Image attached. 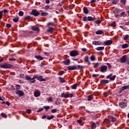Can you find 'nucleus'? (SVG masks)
<instances>
[{
	"instance_id": "1",
	"label": "nucleus",
	"mask_w": 129,
	"mask_h": 129,
	"mask_svg": "<svg viewBox=\"0 0 129 129\" xmlns=\"http://www.w3.org/2000/svg\"><path fill=\"white\" fill-rule=\"evenodd\" d=\"M95 20H96L95 17H92L91 16H85L83 18V21L84 22H93L94 21H95Z\"/></svg>"
},
{
	"instance_id": "2",
	"label": "nucleus",
	"mask_w": 129,
	"mask_h": 129,
	"mask_svg": "<svg viewBox=\"0 0 129 129\" xmlns=\"http://www.w3.org/2000/svg\"><path fill=\"white\" fill-rule=\"evenodd\" d=\"M13 64H9L7 62L4 63L3 64H0V68H3L4 69H11L12 68Z\"/></svg>"
},
{
	"instance_id": "3",
	"label": "nucleus",
	"mask_w": 129,
	"mask_h": 129,
	"mask_svg": "<svg viewBox=\"0 0 129 129\" xmlns=\"http://www.w3.org/2000/svg\"><path fill=\"white\" fill-rule=\"evenodd\" d=\"M32 79H37L38 81H40V82L42 81H46V79L43 78V76H39V75H35L32 78Z\"/></svg>"
},
{
	"instance_id": "4",
	"label": "nucleus",
	"mask_w": 129,
	"mask_h": 129,
	"mask_svg": "<svg viewBox=\"0 0 129 129\" xmlns=\"http://www.w3.org/2000/svg\"><path fill=\"white\" fill-rule=\"evenodd\" d=\"M79 55V52L76 50H74L70 52L71 57H75Z\"/></svg>"
},
{
	"instance_id": "5",
	"label": "nucleus",
	"mask_w": 129,
	"mask_h": 129,
	"mask_svg": "<svg viewBox=\"0 0 129 129\" xmlns=\"http://www.w3.org/2000/svg\"><path fill=\"white\" fill-rule=\"evenodd\" d=\"M99 71L104 73L107 71V67L105 65H102L99 67Z\"/></svg>"
},
{
	"instance_id": "6",
	"label": "nucleus",
	"mask_w": 129,
	"mask_h": 129,
	"mask_svg": "<svg viewBox=\"0 0 129 129\" xmlns=\"http://www.w3.org/2000/svg\"><path fill=\"white\" fill-rule=\"evenodd\" d=\"M31 15L34 17H38V16H39L40 13L37 10H33L31 12Z\"/></svg>"
},
{
	"instance_id": "7",
	"label": "nucleus",
	"mask_w": 129,
	"mask_h": 129,
	"mask_svg": "<svg viewBox=\"0 0 129 129\" xmlns=\"http://www.w3.org/2000/svg\"><path fill=\"white\" fill-rule=\"evenodd\" d=\"M116 77V75H114L112 76V74H110L108 76L106 77L107 79H110L111 81H114V79H115V78Z\"/></svg>"
},
{
	"instance_id": "8",
	"label": "nucleus",
	"mask_w": 129,
	"mask_h": 129,
	"mask_svg": "<svg viewBox=\"0 0 129 129\" xmlns=\"http://www.w3.org/2000/svg\"><path fill=\"white\" fill-rule=\"evenodd\" d=\"M25 79L26 80H30V83H35L36 82V80L33 79V78H31V77H29L28 76L25 77Z\"/></svg>"
},
{
	"instance_id": "9",
	"label": "nucleus",
	"mask_w": 129,
	"mask_h": 129,
	"mask_svg": "<svg viewBox=\"0 0 129 129\" xmlns=\"http://www.w3.org/2000/svg\"><path fill=\"white\" fill-rule=\"evenodd\" d=\"M63 64L64 65H66L67 66H68L70 65V63H71V61L70 60V59L67 58L66 60L62 61Z\"/></svg>"
},
{
	"instance_id": "10",
	"label": "nucleus",
	"mask_w": 129,
	"mask_h": 129,
	"mask_svg": "<svg viewBox=\"0 0 129 129\" xmlns=\"http://www.w3.org/2000/svg\"><path fill=\"white\" fill-rule=\"evenodd\" d=\"M67 69L70 71L76 70V69H77V67L76 66H70L67 67Z\"/></svg>"
},
{
	"instance_id": "11",
	"label": "nucleus",
	"mask_w": 129,
	"mask_h": 129,
	"mask_svg": "<svg viewBox=\"0 0 129 129\" xmlns=\"http://www.w3.org/2000/svg\"><path fill=\"white\" fill-rule=\"evenodd\" d=\"M84 60L86 63L88 64V65H91V62L89 61V56H86Z\"/></svg>"
},
{
	"instance_id": "12",
	"label": "nucleus",
	"mask_w": 129,
	"mask_h": 129,
	"mask_svg": "<svg viewBox=\"0 0 129 129\" xmlns=\"http://www.w3.org/2000/svg\"><path fill=\"white\" fill-rule=\"evenodd\" d=\"M16 94H17L18 95H19V96H20V97H21L22 96H24L25 94L24 93V91H23L22 90H17L16 91Z\"/></svg>"
},
{
	"instance_id": "13",
	"label": "nucleus",
	"mask_w": 129,
	"mask_h": 129,
	"mask_svg": "<svg viewBox=\"0 0 129 129\" xmlns=\"http://www.w3.org/2000/svg\"><path fill=\"white\" fill-rule=\"evenodd\" d=\"M34 94L35 97H39L41 95V92L39 90H36L34 92Z\"/></svg>"
},
{
	"instance_id": "14",
	"label": "nucleus",
	"mask_w": 129,
	"mask_h": 129,
	"mask_svg": "<svg viewBox=\"0 0 129 129\" xmlns=\"http://www.w3.org/2000/svg\"><path fill=\"white\" fill-rule=\"evenodd\" d=\"M119 105L121 108H125V107H126V103L121 102L119 103Z\"/></svg>"
},
{
	"instance_id": "15",
	"label": "nucleus",
	"mask_w": 129,
	"mask_h": 129,
	"mask_svg": "<svg viewBox=\"0 0 129 129\" xmlns=\"http://www.w3.org/2000/svg\"><path fill=\"white\" fill-rule=\"evenodd\" d=\"M35 58H36V59L38 60V61H42V60H44V57H43V56H42L40 55H35Z\"/></svg>"
},
{
	"instance_id": "16",
	"label": "nucleus",
	"mask_w": 129,
	"mask_h": 129,
	"mask_svg": "<svg viewBox=\"0 0 129 129\" xmlns=\"http://www.w3.org/2000/svg\"><path fill=\"white\" fill-rule=\"evenodd\" d=\"M104 45H105L106 46H108L109 45H111L112 44V40H107L106 41H104L103 42Z\"/></svg>"
},
{
	"instance_id": "17",
	"label": "nucleus",
	"mask_w": 129,
	"mask_h": 129,
	"mask_svg": "<svg viewBox=\"0 0 129 129\" xmlns=\"http://www.w3.org/2000/svg\"><path fill=\"white\" fill-rule=\"evenodd\" d=\"M126 61V55H123L122 57L120 58L121 63H125Z\"/></svg>"
},
{
	"instance_id": "18",
	"label": "nucleus",
	"mask_w": 129,
	"mask_h": 129,
	"mask_svg": "<svg viewBox=\"0 0 129 129\" xmlns=\"http://www.w3.org/2000/svg\"><path fill=\"white\" fill-rule=\"evenodd\" d=\"M31 29L32 31H34L35 32H40V29L39 27H37L36 26H32Z\"/></svg>"
},
{
	"instance_id": "19",
	"label": "nucleus",
	"mask_w": 129,
	"mask_h": 129,
	"mask_svg": "<svg viewBox=\"0 0 129 129\" xmlns=\"http://www.w3.org/2000/svg\"><path fill=\"white\" fill-rule=\"evenodd\" d=\"M102 44V41H93V44L97 46L98 45H101Z\"/></svg>"
},
{
	"instance_id": "20",
	"label": "nucleus",
	"mask_w": 129,
	"mask_h": 129,
	"mask_svg": "<svg viewBox=\"0 0 129 129\" xmlns=\"http://www.w3.org/2000/svg\"><path fill=\"white\" fill-rule=\"evenodd\" d=\"M108 83V80H102L100 81V84L101 85H103V84H107Z\"/></svg>"
},
{
	"instance_id": "21",
	"label": "nucleus",
	"mask_w": 129,
	"mask_h": 129,
	"mask_svg": "<svg viewBox=\"0 0 129 129\" xmlns=\"http://www.w3.org/2000/svg\"><path fill=\"white\" fill-rule=\"evenodd\" d=\"M58 79L60 83H65V82H66V81H65V79L61 77H58Z\"/></svg>"
},
{
	"instance_id": "22",
	"label": "nucleus",
	"mask_w": 129,
	"mask_h": 129,
	"mask_svg": "<svg viewBox=\"0 0 129 129\" xmlns=\"http://www.w3.org/2000/svg\"><path fill=\"white\" fill-rule=\"evenodd\" d=\"M54 31V28L53 27H49V29L47 30V33H50L52 34Z\"/></svg>"
},
{
	"instance_id": "23",
	"label": "nucleus",
	"mask_w": 129,
	"mask_h": 129,
	"mask_svg": "<svg viewBox=\"0 0 129 129\" xmlns=\"http://www.w3.org/2000/svg\"><path fill=\"white\" fill-rule=\"evenodd\" d=\"M60 104H61V100L59 98H57L55 100V104H56V105H59Z\"/></svg>"
},
{
	"instance_id": "24",
	"label": "nucleus",
	"mask_w": 129,
	"mask_h": 129,
	"mask_svg": "<svg viewBox=\"0 0 129 129\" xmlns=\"http://www.w3.org/2000/svg\"><path fill=\"white\" fill-rule=\"evenodd\" d=\"M69 97H73V94H68L64 95V98H69Z\"/></svg>"
},
{
	"instance_id": "25",
	"label": "nucleus",
	"mask_w": 129,
	"mask_h": 129,
	"mask_svg": "<svg viewBox=\"0 0 129 129\" xmlns=\"http://www.w3.org/2000/svg\"><path fill=\"white\" fill-rule=\"evenodd\" d=\"M96 35H102L103 31L102 30H98L95 32Z\"/></svg>"
},
{
	"instance_id": "26",
	"label": "nucleus",
	"mask_w": 129,
	"mask_h": 129,
	"mask_svg": "<svg viewBox=\"0 0 129 129\" xmlns=\"http://www.w3.org/2000/svg\"><path fill=\"white\" fill-rule=\"evenodd\" d=\"M125 89H129V85L123 86L121 88V91H123V90H125Z\"/></svg>"
},
{
	"instance_id": "27",
	"label": "nucleus",
	"mask_w": 129,
	"mask_h": 129,
	"mask_svg": "<svg viewBox=\"0 0 129 129\" xmlns=\"http://www.w3.org/2000/svg\"><path fill=\"white\" fill-rule=\"evenodd\" d=\"M96 50H97V51H102V50H104V47L103 46L98 47L96 48Z\"/></svg>"
},
{
	"instance_id": "28",
	"label": "nucleus",
	"mask_w": 129,
	"mask_h": 129,
	"mask_svg": "<svg viewBox=\"0 0 129 129\" xmlns=\"http://www.w3.org/2000/svg\"><path fill=\"white\" fill-rule=\"evenodd\" d=\"M92 99H93V95H90L88 96L87 97V100L88 101H90Z\"/></svg>"
},
{
	"instance_id": "29",
	"label": "nucleus",
	"mask_w": 129,
	"mask_h": 129,
	"mask_svg": "<svg viewBox=\"0 0 129 129\" xmlns=\"http://www.w3.org/2000/svg\"><path fill=\"white\" fill-rule=\"evenodd\" d=\"M110 118L112 122H115V121H116V118H115L114 116H111Z\"/></svg>"
},
{
	"instance_id": "30",
	"label": "nucleus",
	"mask_w": 129,
	"mask_h": 129,
	"mask_svg": "<svg viewBox=\"0 0 129 129\" xmlns=\"http://www.w3.org/2000/svg\"><path fill=\"white\" fill-rule=\"evenodd\" d=\"M83 12L84 14H87L89 13L88 9L86 7L83 8Z\"/></svg>"
},
{
	"instance_id": "31",
	"label": "nucleus",
	"mask_w": 129,
	"mask_h": 129,
	"mask_svg": "<svg viewBox=\"0 0 129 129\" xmlns=\"http://www.w3.org/2000/svg\"><path fill=\"white\" fill-rule=\"evenodd\" d=\"M19 17H17L14 18L13 19V22H14V23H18V22H19Z\"/></svg>"
},
{
	"instance_id": "32",
	"label": "nucleus",
	"mask_w": 129,
	"mask_h": 129,
	"mask_svg": "<svg viewBox=\"0 0 129 129\" xmlns=\"http://www.w3.org/2000/svg\"><path fill=\"white\" fill-rule=\"evenodd\" d=\"M122 49H125L126 48H128V44L125 43L124 44H122Z\"/></svg>"
},
{
	"instance_id": "33",
	"label": "nucleus",
	"mask_w": 129,
	"mask_h": 129,
	"mask_svg": "<svg viewBox=\"0 0 129 129\" xmlns=\"http://www.w3.org/2000/svg\"><path fill=\"white\" fill-rule=\"evenodd\" d=\"M46 118L48 120H50L51 119H53V118H54V115H52L51 116L48 115V116H47Z\"/></svg>"
},
{
	"instance_id": "34",
	"label": "nucleus",
	"mask_w": 129,
	"mask_h": 129,
	"mask_svg": "<svg viewBox=\"0 0 129 129\" xmlns=\"http://www.w3.org/2000/svg\"><path fill=\"white\" fill-rule=\"evenodd\" d=\"M48 15H49V13H46V12H43V13H41V16L42 17H46L47 16H48Z\"/></svg>"
},
{
	"instance_id": "35",
	"label": "nucleus",
	"mask_w": 129,
	"mask_h": 129,
	"mask_svg": "<svg viewBox=\"0 0 129 129\" xmlns=\"http://www.w3.org/2000/svg\"><path fill=\"white\" fill-rule=\"evenodd\" d=\"M91 128L92 129H95V128H96V123L95 122H93L92 124Z\"/></svg>"
},
{
	"instance_id": "36",
	"label": "nucleus",
	"mask_w": 129,
	"mask_h": 129,
	"mask_svg": "<svg viewBox=\"0 0 129 129\" xmlns=\"http://www.w3.org/2000/svg\"><path fill=\"white\" fill-rule=\"evenodd\" d=\"M72 89H76L77 88V84H75L71 86Z\"/></svg>"
},
{
	"instance_id": "37",
	"label": "nucleus",
	"mask_w": 129,
	"mask_h": 129,
	"mask_svg": "<svg viewBox=\"0 0 129 129\" xmlns=\"http://www.w3.org/2000/svg\"><path fill=\"white\" fill-rule=\"evenodd\" d=\"M91 61H95V59H96L95 58V56L94 55H92L90 57Z\"/></svg>"
},
{
	"instance_id": "38",
	"label": "nucleus",
	"mask_w": 129,
	"mask_h": 129,
	"mask_svg": "<svg viewBox=\"0 0 129 129\" xmlns=\"http://www.w3.org/2000/svg\"><path fill=\"white\" fill-rule=\"evenodd\" d=\"M43 108L45 109L46 111H48V110L50 109V106H44Z\"/></svg>"
},
{
	"instance_id": "39",
	"label": "nucleus",
	"mask_w": 129,
	"mask_h": 129,
	"mask_svg": "<svg viewBox=\"0 0 129 129\" xmlns=\"http://www.w3.org/2000/svg\"><path fill=\"white\" fill-rule=\"evenodd\" d=\"M58 111V110L57 109H53L51 110V113H56Z\"/></svg>"
},
{
	"instance_id": "40",
	"label": "nucleus",
	"mask_w": 129,
	"mask_h": 129,
	"mask_svg": "<svg viewBox=\"0 0 129 129\" xmlns=\"http://www.w3.org/2000/svg\"><path fill=\"white\" fill-rule=\"evenodd\" d=\"M128 38H129L128 34L125 35L124 36V37H123V40H124V41H126V40H127V39H128Z\"/></svg>"
},
{
	"instance_id": "41",
	"label": "nucleus",
	"mask_w": 129,
	"mask_h": 129,
	"mask_svg": "<svg viewBox=\"0 0 129 129\" xmlns=\"http://www.w3.org/2000/svg\"><path fill=\"white\" fill-rule=\"evenodd\" d=\"M15 88L16 89V90H19V89H21V86H20V85H16L15 86Z\"/></svg>"
},
{
	"instance_id": "42",
	"label": "nucleus",
	"mask_w": 129,
	"mask_h": 129,
	"mask_svg": "<svg viewBox=\"0 0 129 129\" xmlns=\"http://www.w3.org/2000/svg\"><path fill=\"white\" fill-rule=\"evenodd\" d=\"M54 25V23L53 22H48L47 24V27H50V26H53Z\"/></svg>"
},
{
	"instance_id": "43",
	"label": "nucleus",
	"mask_w": 129,
	"mask_h": 129,
	"mask_svg": "<svg viewBox=\"0 0 129 129\" xmlns=\"http://www.w3.org/2000/svg\"><path fill=\"white\" fill-rule=\"evenodd\" d=\"M99 65H100V63L99 62L95 63V65L94 66V68H97V67H99Z\"/></svg>"
},
{
	"instance_id": "44",
	"label": "nucleus",
	"mask_w": 129,
	"mask_h": 129,
	"mask_svg": "<svg viewBox=\"0 0 129 129\" xmlns=\"http://www.w3.org/2000/svg\"><path fill=\"white\" fill-rule=\"evenodd\" d=\"M19 16H20V17H23L24 16V12L22 11H20L19 13Z\"/></svg>"
},
{
	"instance_id": "45",
	"label": "nucleus",
	"mask_w": 129,
	"mask_h": 129,
	"mask_svg": "<svg viewBox=\"0 0 129 129\" xmlns=\"http://www.w3.org/2000/svg\"><path fill=\"white\" fill-rule=\"evenodd\" d=\"M63 74H64V71H61L58 72V74H57V75L62 76L63 75Z\"/></svg>"
},
{
	"instance_id": "46",
	"label": "nucleus",
	"mask_w": 129,
	"mask_h": 129,
	"mask_svg": "<svg viewBox=\"0 0 129 129\" xmlns=\"http://www.w3.org/2000/svg\"><path fill=\"white\" fill-rule=\"evenodd\" d=\"M1 115H2V116H3V117H4V118H7V117H8V116H7L6 115V114H5L4 113H2Z\"/></svg>"
},
{
	"instance_id": "47",
	"label": "nucleus",
	"mask_w": 129,
	"mask_h": 129,
	"mask_svg": "<svg viewBox=\"0 0 129 129\" xmlns=\"http://www.w3.org/2000/svg\"><path fill=\"white\" fill-rule=\"evenodd\" d=\"M4 13V11H2L0 12V20L3 19V14Z\"/></svg>"
},
{
	"instance_id": "48",
	"label": "nucleus",
	"mask_w": 129,
	"mask_h": 129,
	"mask_svg": "<svg viewBox=\"0 0 129 129\" xmlns=\"http://www.w3.org/2000/svg\"><path fill=\"white\" fill-rule=\"evenodd\" d=\"M117 3H118V1H117V0H113L112 1V4L113 5H116V4H117Z\"/></svg>"
},
{
	"instance_id": "49",
	"label": "nucleus",
	"mask_w": 129,
	"mask_h": 129,
	"mask_svg": "<svg viewBox=\"0 0 129 129\" xmlns=\"http://www.w3.org/2000/svg\"><path fill=\"white\" fill-rule=\"evenodd\" d=\"M111 27H116V24L115 23V22H113L111 24Z\"/></svg>"
},
{
	"instance_id": "50",
	"label": "nucleus",
	"mask_w": 129,
	"mask_h": 129,
	"mask_svg": "<svg viewBox=\"0 0 129 129\" xmlns=\"http://www.w3.org/2000/svg\"><path fill=\"white\" fill-rule=\"evenodd\" d=\"M104 122H106V123H109V122L110 121V120H109V119H105L104 120Z\"/></svg>"
},
{
	"instance_id": "51",
	"label": "nucleus",
	"mask_w": 129,
	"mask_h": 129,
	"mask_svg": "<svg viewBox=\"0 0 129 129\" xmlns=\"http://www.w3.org/2000/svg\"><path fill=\"white\" fill-rule=\"evenodd\" d=\"M98 76H99V75H96V74L92 75V77H93L94 78H97V77H98Z\"/></svg>"
},
{
	"instance_id": "52",
	"label": "nucleus",
	"mask_w": 129,
	"mask_h": 129,
	"mask_svg": "<svg viewBox=\"0 0 129 129\" xmlns=\"http://www.w3.org/2000/svg\"><path fill=\"white\" fill-rule=\"evenodd\" d=\"M125 15V12H122L120 14V17L121 18V17L124 16Z\"/></svg>"
},
{
	"instance_id": "53",
	"label": "nucleus",
	"mask_w": 129,
	"mask_h": 129,
	"mask_svg": "<svg viewBox=\"0 0 129 129\" xmlns=\"http://www.w3.org/2000/svg\"><path fill=\"white\" fill-rule=\"evenodd\" d=\"M26 112L27 113H28V114H30V113L32 112V111L31 110V109H28L26 110Z\"/></svg>"
},
{
	"instance_id": "54",
	"label": "nucleus",
	"mask_w": 129,
	"mask_h": 129,
	"mask_svg": "<svg viewBox=\"0 0 129 129\" xmlns=\"http://www.w3.org/2000/svg\"><path fill=\"white\" fill-rule=\"evenodd\" d=\"M49 8H50V6H49L48 5L46 6L44 8V10H46V11L48 10H49Z\"/></svg>"
},
{
	"instance_id": "55",
	"label": "nucleus",
	"mask_w": 129,
	"mask_h": 129,
	"mask_svg": "<svg viewBox=\"0 0 129 129\" xmlns=\"http://www.w3.org/2000/svg\"><path fill=\"white\" fill-rule=\"evenodd\" d=\"M95 23L99 25V24H101V21L100 20L96 21H95Z\"/></svg>"
},
{
	"instance_id": "56",
	"label": "nucleus",
	"mask_w": 129,
	"mask_h": 129,
	"mask_svg": "<svg viewBox=\"0 0 129 129\" xmlns=\"http://www.w3.org/2000/svg\"><path fill=\"white\" fill-rule=\"evenodd\" d=\"M25 20H31V16H28L25 18Z\"/></svg>"
},
{
	"instance_id": "57",
	"label": "nucleus",
	"mask_w": 129,
	"mask_h": 129,
	"mask_svg": "<svg viewBox=\"0 0 129 129\" xmlns=\"http://www.w3.org/2000/svg\"><path fill=\"white\" fill-rule=\"evenodd\" d=\"M9 61H16V60H17V59L14 58V57H12L11 58L9 59Z\"/></svg>"
},
{
	"instance_id": "58",
	"label": "nucleus",
	"mask_w": 129,
	"mask_h": 129,
	"mask_svg": "<svg viewBox=\"0 0 129 129\" xmlns=\"http://www.w3.org/2000/svg\"><path fill=\"white\" fill-rule=\"evenodd\" d=\"M120 2L122 5H124L126 3V0H121Z\"/></svg>"
},
{
	"instance_id": "59",
	"label": "nucleus",
	"mask_w": 129,
	"mask_h": 129,
	"mask_svg": "<svg viewBox=\"0 0 129 129\" xmlns=\"http://www.w3.org/2000/svg\"><path fill=\"white\" fill-rule=\"evenodd\" d=\"M6 27H7V28H11V27H12V25L10 24L7 23L6 24Z\"/></svg>"
},
{
	"instance_id": "60",
	"label": "nucleus",
	"mask_w": 129,
	"mask_h": 129,
	"mask_svg": "<svg viewBox=\"0 0 129 129\" xmlns=\"http://www.w3.org/2000/svg\"><path fill=\"white\" fill-rule=\"evenodd\" d=\"M81 50L83 52H86V51H87V49H86L85 48H83L81 49Z\"/></svg>"
},
{
	"instance_id": "61",
	"label": "nucleus",
	"mask_w": 129,
	"mask_h": 129,
	"mask_svg": "<svg viewBox=\"0 0 129 129\" xmlns=\"http://www.w3.org/2000/svg\"><path fill=\"white\" fill-rule=\"evenodd\" d=\"M42 110H44V108H41L38 110H37V112H40L41 111H42Z\"/></svg>"
},
{
	"instance_id": "62",
	"label": "nucleus",
	"mask_w": 129,
	"mask_h": 129,
	"mask_svg": "<svg viewBox=\"0 0 129 129\" xmlns=\"http://www.w3.org/2000/svg\"><path fill=\"white\" fill-rule=\"evenodd\" d=\"M48 101H53V99H52V97H49L48 99Z\"/></svg>"
},
{
	"instance_id": "63",
	"label": "nucleus",
	"mask_w": 129,
	"mask_h": 129,
	"mask_svg": "<svg viewBox=\"0 0 129 129\" xmlns=\"http://www.w3.org/2000/svg\"><path fill=\"white\" fill-rule=\"evenodd\" d=\"M94 3H96V0H92L90 2V4H94Z\"/></svg>"
},
{
	"instance_id": "64",
	"label": "nucleus",
	"mask_w": 129,
	"mask_h": 129,
	"mask_svg": "<svg viewBox=\"0 0 129 129\" xmlns=\"http://www.w3.org/2000/svg\"><path fill=\"white\" fill-rule=\"evenodd\" d=\"M65 94L64 93H61L60 97H64L65 98Z\"/></svg>"
}]
</instances>
